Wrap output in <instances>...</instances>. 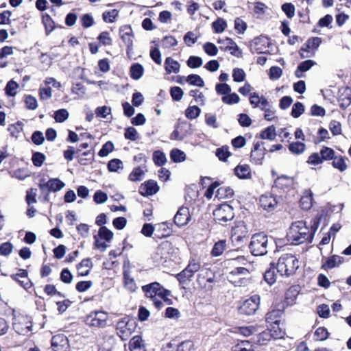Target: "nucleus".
I'll return each mask as SVG.
<instances>
[{"instance_id":"f257e3e1","label":"nucleus","mask_w":351,"mask_h":351,"mask_svg":"<svg viewBox=\"0 0 351 351\" xmlns=\"http://www.w3.org/2000/svg\"><path fill=\"white\" fill-rule=\"evenodd\" d=\"M317 228L316 221L313 225L307 226L302 220L291 223L287 234V240L293 245H299L305 242L311 243Z\"/></svg>"},{"instance_id":"f03ea898","label":"nucleus","mask_w":351,"mask_h":351,"mask_svg":"<svg viewBox=\"0 0 351 351\" xmlns=\"http://www.w3.org/2000/svg\"><path fill=\"white\" fill-rule=\"evenodd\" d=\"M299 267V261L295 256L291 254H282L278 261L276 269L281 276L287 277L295 274Z\"/></svg>"},{"instance_id":"7ed1b4c3","label":"nucleus","mask_w":351,"mask_h":351,"mask_svg":"<svg viewBox=\"0 0 351 351\" xmlns=\"http://www.w3.org/2000/svg\"><path fill=\"white\" fill-rule=\"evenodd\" d=\"M269 244L268 237L261 232L252 237L249 248L254 256H263L267 253Z\"/></svg>"},{"instance_id":"20e7f679","label":"nucleus","mask_w":351,"mask_h":351,"mask_svg":"<svg viewBox=\"0 0 351 351\" xmlns=\"http://www.w3.org/2000/svg\"><path fill=\"white\" fill-rule=\"evenodd\" d=\"M142 289L145 292V295L152 300L155 298H159L167 304H171V300L168 298L170 295V291L162 287L158 282H155L143 286Z\"/></svg>"},{"instance_id":"39448f33","label":"nucleus","mask_w":351,"mask_h":351,"mask_svg":"<svg viewBox=\"0 0 351 351\" xmlns=\"http://www.w3.org/2000/svg\"><path fill=\"white\" fill-rule=\"evenodd\" d=\"M136 327L135 321L128 317H124L117 323V333L123 341H125L134 332Z\"/></svg>"},{"instance_id":"423d86ee","label":"nucleus","mask_w":351,"mask_h":351,"mask_svg":"<svg viewBox=\"0 0 351 351\" xmlns=\"http://www.w3.org/2000/svg\"><path fill=\"white\" fill-rule=\"evenodd\" d=\"M108 315L101 311H92L85 317L84 322L90 327L99 328L107 326Z\"/></svg>"},{"instance_id":"0eeeda50","label":"nucleus","mask_w":351,"mask_h":351,"mask_svg":"<svg viewBox=\"0 0 351 351\" xmlns=\"http://www.w3.org/2000/svg\"><path fill=\"white\" fill-rule=\"evenodd\" d=\"M213 215L215 220L221 225L232 221L234 217L232 207L226 204H221L213 212Z\"/></svg>"},{"instance_id":"6e6552de","label":"nucleus","mask_w":351,"mask_h":351,"mask_svg":"<svg viewBox=\"0 0 351 351\" xmlns=\"http://www.w3.org/2000/svg\"><path fill=\"white\" fill-rule=\"evenodd\" d=\"M215 281V274L210 269H201L197 276V282L201 289L206 291L213 289Z\"/></svg>"},{"instance_id":"1a4fd4ad","label":"nucleus","mask_w":351,"mask_h":351,"mask_svg":"<svg viewBox=\"0 0 351 351\" xmlns=\"http://www.w3.org/2000/svg\"><path fill=\"white\" fill-rule=\"evenodd\" d=\"M259 304L260 296L254 295L243 302L242 305L239 307V312L241 314L246 315H254L258 308Z\"/></svg>"},{"instance_id":"9d476101","label":"nucleus","mask_w":351,"mask_h":351,"mask_svg":"<svg viewBox=\"0 0 351 351\" xmlns=\"http://www.w3.org/2000/svg\"><path fill=\"white\" fill-rule=\"evenodd\" d=\"M51 348L53 351H69V343L67 337L63 334L54 335L51 339Z\"/></svg>"},{"instance_id":"9b49d317","label":"nucleus","mask_w":351,"mask_h":351,"mask_svg":"<svg viewBox=\"0 0 351 351\" xmlns=\"http://www.w3.org/2000/svg\"><path fill=\"white\" fill-rule=\"evenodd\" d=\"M64 185V183L58 178L50 179L47 182H45V180L42 179L39 187L42 191L48 189L49 191L56 192L61 190Z\"/></svg>"},{"instance_id":"f8f14e48","label":"nucleus","mask_w":351,"mask_h":351,"mask_svg":"<svg viewBox=\"0 0 351 351\" xmlns=\"http://www.w3.org/2000/svg\"><path fill=\"white\" fill-rule=\"evenodd\" d=\"M32 324L26 318L15 319L13 328L19 335H26L32 331Z\"/></svg>"},{"instance_id":"ddd939ff","label":"nucleus","mask_w":351,"mask_h":351,"mask_svg":"<svg viewBox=\"0 0 351 351\" xmlns=\"http://www.w3.org/2000/svg\"><path fill=\"white\" fill-rule=\"evenodd\" d=\"M191 219L189 210L186 207H181L174 217V223L179 227L186 225Z\"/></svg>"},{"instance_id":"4468645a","label":"nucleus","mask_w":351,"mask_h":351,"mask_svg":"<svg viewBox=\"0 0 351 351\" xmlns=\"http://www.w3.org/2000/svg\"><path fill=\"white\" fill-rule=\"evenodd\" d=\"M119 33L123 43L128 50H131L133 45V32L130 25H123L120 27Z\"/></svg>"},{"instance_id":"2eb2a0df","label":"nucleus","mask_w":351,"mask_h":351,"mask_svg":"<svg viewBox=\"0 0 351 351\" xmlns=\"http://www.w3.org/2000/svg\"><path fill=\"white\" fill-rule=\"evenodd\" d=\"M158 189L156 182L150 180L140 186L139 193L143 196H149L156 193Z\"/></svg>"},{"instance_id":"dca6fc26","label":"nucleus","mask_w":351,"mask_h":351,"mask_svg":"<svg viewBox=\"0 0 351 351\" xmlns=\"http://www.w3.org/2000/svg\"><path fill=\"white\" fill-rule=\"evenodd\" d=\"M278 202L274 196L270 194L263 195L260 197L261 206L265 210L271 211L274 209Z\"/></svg>"},{"instance_id":"f3484780","label":"nucleus","mask_w":351,"mask_h":351,"mask_svg":"<svg viewBox=\"0 0 351 351\" xmlns=\"http://www.w3.org/2000/svg\"><path fill=\"white\" fill-rule=\"evenodd\" d=\"M11 277L25 289L32 286V282L27 277V272L25 269H20L19 273L11 276Z\"/></svg>"},{"instance_id":"a211bd4d","label":"nucleus","mask_w":351,"mask_h":351,"mask_svg":"<svg viewBox=\"0 0 351 351\" xmlns=\"http://www.w3.org/2000/svg\"><path fill=\"white\" fill-rule=\"evenodd\" d=\"M253 47L252 51L257 53H265L264 50L269 45V40L266 37H258L253 41Z\"/></svg>"},{"instance_id":"6ab92c4d","label":"nucleus","mask_w":351,"mask_h":351,"mask_svg":"<svg viewBox=\"0 0 351 351\" xmlns=\"http://www.w3.org/2000/svg\"><path fill=\"white\" fill-rule=\"evenodd\" d=\"M225 42L227 45L226 49L230 51L232 55L238 58L242 56V51L232 38H226L225 40H218L219 43H224Z\"/></svg>"},{"instance_id":"aec40b11","label":"nucleus","mask_w":351,"mask_h":351,"mask_svg":"<svg viewBox=\"0 0 351 351\" xmlns=\"http://www.w3.org/2000/svg\"><path fill=\"white\" fill-rule=\"evenodd\" d=\"M339 105L342 109L348 108L351 103V89L345 88L341 93L338 99Z\"/></svg>"},{"instance_id":"412c9836","label":"nucleus","mask_w":351,"mask_h":351,"mask_svg":"<svg viewBox=\"0 0 351 351\" xmlns=\"http://www.w3.org/2000/svg\"><path fill=\"white\" fill-rule=\"evenodd\" d=\"M165 71L168 74L171 73H178L180 71V65L179 62L171 57H168L165 61Z\"/></svg>"},{"instance_id":"4be33fe9","label":"nucleus","mask_w":351,"mask_h":351,"mask_svg":"<svg viewBox=\"0 0 351 351\" xmlns=\"http://www.w3.org/2000/svg\"><path fill=\"white\" fill-rule=\"evenodd\" d=\"M261 147V144L258 142L254 144V149L251 152V158L256 164H261L264 157V150Z\"/></svg>"},{"instance_id":"5701e85b","label":"nucleus","mask_w":351,"mask_h":351,"mask_svg":"<svg viewBox=\"0 0 351 351\" xmlns=\"http://www.w3.org/2000/svg\"><path fill=\"white\" fill-rule=\"evenodd\" d=\"M344 259L343 257L337 255H333L326 259V262L322 265V268L325 269H332L341 265Z\"/></svg>"},{"instance_id":"b1692460","label":"nucleus","mask_w":351,"mask_h":351,"mask_svg":"<svg viewBox=\"0 0 351 351\" xmlns=\"http://www.w3.org/2000/svg\"><path fill=\"white\" fill-rule=\"evenodd\" d=\"M123 279L125 287L131 292H134L136 289L135 280L131 277L130 272L128 269L123 270Z\"/></svg>"},{"instance_id":"393cba45","label":"nucleus","mask_w":351,"mask_h":351,"mask_svg":"<svg viewBox=\"0 0 351 351\" xmlns=\"http://www.w3.org/2000/svg\"><path fill=\"white\" fill-rule=\"evenodd\" d=\"M93 267V263L90 258H86L81 261L77 266V271L80 276H86Z\"/></svg>"},{"instance_id":"a878e982","label":"nucleus","mask_w":351,"mask_h":351,"mask_svg":"<svg viewBox=\"0 0 351 351\" xmlns=\"http://www.w3.org/2000/svg\"><path fill=\"white\" fill-rule=\"evenodd\" d=\"M249 275V269L247 267L238 266L234 269L231 271L229 274L228 278L230 279V281H232L234 278L237 276H241L243 278H241V280H245V276Z\"/></svg>"},{"instance_id":"bb28decb","label":"nucleus","mask_w":351,"mask_h":351,"mask_svg":"<svg viewBox=\"0 0 351 351\" xmlns=\"http://www.w3.org/2000/svg\"><path fill=\"white\" fill-rule=\"evenodd\" d=\"M101 344L103 351H112L115 345V337L111 335H104Z\"/></svg>"},{"instance_id":"cd10ccee","label":"nucleus","mask_w":351,"mask_h":351,"mask_svg":"<svg viewBox=\"0 0 351 351\" xmlns=\"http://www.w3.org/2000/svg\"><path fill=\"white\" fill-rule=\"evenodd\" d=\"M130 72V77L135 80H138L143 76L144 68L141 64L134 63L131 66Z\"/></svg>"},{"instance_id":"c85d7f7f","label":"nucleus","mask_w":351,"mask_h":351,"mask_svg":"<svg viewBox=\"0 0 351 351\" xmlns=\"http://www.w3.org/2000/svg\"><path fill=\"white\" fill-rule=\"evenodd\" d=\"M312 193L311 191H306L304 195L302 196L300 200V204L302 209L304 210H308L312 206V202H313V197H312Z\"/></svg>"},{"instance_id":"c756f323","label":"nucleus","mask_w":351,"mask_h":351,"mask_svg":"<svg viewBox=\"0 0 351 351\" xmlns=\"http://www.w3.org/2000/svg\"><path fill=\"white\" fill-rule=\"evenodd\" d=\"M226 256L229 258V261H231V264L234 266H236V267L238 266L246 267L247 265H250V263L247 261V260L243 256H239L236 258H232L230 257V252H228Z\"/></svg>"},{"instance_id":"7c9ffc66","label":"nucleus","mask_w":351,"mask_h":351,"mask_svg":"<svg viewBox=\"0 0 351 351\" xmlns=\"http://www.w3.org/2000/svg\"><path fill=\"white\" fill-rule=\"evenodd\" d=\"M170 157L174 162H181L186 160V154L178 149H173L170 153Z\"/></svg>"},{"instance_id":"2f4dec72","label":"nucleus","mask_w":351,"mask_h":351,"mask_svg":"<svg viewBox=\"0 0 351 351\" xmlns=\"http://www.w3.org/2000/svg\"><path fill=\"white\" fill-rule=\"evenodd\" d=\"M131 351H144L142 339L139 336H134L130 341Z\"/></svg>"},{"instance_id":"473e14b6","label":"nucleus","mask_w":351,"mask_h":351,"mask_svg":"<svg viewBox=\"0 0 351 351\" xmlns=\"http://www.w3.org/2000/svg\"><path fill=\"white\" fill-rule=\"evenodd\" d=\"M123 169V162L117 158L110 160L108 163V169L110 172H119Z\"/></svg>"},{"instance_id":"72a5a7b5","label":"nucleus","mask_w":351,"mask_h":351,"mask_svg":"<svg viewBox=\"0 0 351 351\" xmlns=\"http://www.w3.org/2000/svg\"><path fill=\"white\" fill-rule=\"evenodd\" d=\"M293 178L287 176H282L278 178L275 181L276 186L280 188L290 186L293 184Z\"/></svg>"},{"instance_id":"f704fd0d","label":"nucleus","mask_w":351,"mask_h":351,"mask_svg":"<svg viewBox=\"0 0 351 351\" xmlns=\"http://www.w3.org/2000/svg\"><path fill=\"white\" fill-rule=\"evenodd\" d=\"M226 248V240H220L218 242L215 243L214 247L212 250L211 254L213 256H219Z\"/></svg>"},{"instance_id":"c9c22d12","label":"nucleus","mask_w":351,"mask_h":351,"mask_svg":"<svg viewBox=\"0 0 351 351\" xmlns=\"http://www.w3.org/2000/svg\"><path fill=\"white\" fill-rule=\"evenodd\" d=\"M260 136L262 139H267L270 141L274 140L276 136L275 127L271 125L267 128L265 130L261 132Z\"/></svg>"},{"instance_id":"e433bc0d","label":"nucleus","mask_w":351,"mask_h":351,"mask_svg":"<svg viewBox=\"0 0 351 351\" xmlns=\"http://www.w3.org/2000/svg\"><path fill=\"white\" fill-rule=\"evenodd\" d=\"M212 27L215 33H222L227 27V23L224 19L218 18L212 23Z\"/></svg>"},{"instance_id":"4c0bfd02","label":"nucleus","mask_w":351,"mask_h":351,"mask_svg":"<svg viewBox=\"0 0 351 351\" xmlns=\"http://www.w3.org/2000/svg\"><path fill=\"white\" fill-rule=\"evenodd\" d=\"M234 195V191L229 186H221L217 191L216 196L219 198H230Z\"/></svg>"},{"instance_id":"58836bf2","label":"nucleus","mask_w":351,"mask_h":351,"mask_svg":"<svg viewBox=\"0 0 351 351\" xmlns=\"http://www.w3.org/2000/svg\"><path fill=\"white\" fill-rule=\"evenodd\" d=\"M144 173L145 171L141 167L134 168L129 175V180L132 182L141 181L143 178Z\"/></svg>"},{"instance_id":"ea45409f","label":"nucleus","mask_w":351,"mask_h":351,"mask_svg":"<svg viewBox=\"0 0 351 351\" xmlns=\"http://www.w3.org/2000/svg\"><path fill=\"white\" fill-rule=\"evenodd\" d=\"M186 81L193 86H197L198 87H203L204 86V82L203 79L199 75L196 74H191L188 75Z\"/></svg>"},{"instance_id":"a19ab883","label":"nucleus","mask_w":351,"mask_h":351,"mask_svg":"<svg viewBox=\"0 0 351 351\" xmlns=\"http://www.w3.org/2000/svg\"><path fill=\"white\" fill-rule=\"evenodd\" d=\"M305 145L301 142H293L289 144V150L293 154H300L305 150Z\"/></svg>"},{"instance_id":"79ce46f5","label":"nucleus","mask_w":351,"mask_h":351,"mask_svg":"<svg viewBox=\"0 0 351 351\" xmlns=\"http://www.w3.org/2000/svg\"><path fill=\"white\" fill-rule=\"evenodd\" d=\"M113 232L108 229L106 226H101L98 232V237L101 239H104L107 242H110L113 237Z\"/></svg>"},{"instance_id":"37998d69","label":"nucleus","mask_w":351,"mask_h":351,"mask_svg":"<svg viewBox=\"0 0 351 351\" xmlns=\"http://www.w3.org/2000/svg\"><path fill=\"white\" fill-rule=\"evenodd\" d=\"M234 172L239 178H247L250 174V169L248 165H239L234 169Z\"/></svg>"},{"instance_id":"c03bdc74","label":"nucleus","mask_w":351,"mask_h":351,"mask_svg":"<svg viewBox=\"0 0 351 351\" xmlns=\"http://www.w3.org/2000/svg\"><path fill=\"white\" fill-rule=\"evenodd\" d=\"M319 153L321 155V159H322L323 161L332 160L335 156L334 150L328 147H322Z\"/></svg>"},{"instance_id":"a18cd8bd","label":"nucleus","mask_w":351,"mask_h":351,"mask_svg":"<svg viewBox=\"0 0 351 351\" xmlns=\"http://www.w3.org/2000/svg\"><path fill=\"white\" fill-rule=\"evenodd\" d=\"M153 160L157 166H162L167 161L166 156L161 151H155L153 154Z\"/></svg>"},{"instance_id":"49530a36","label":"nucleus","mask_w":351,"mask_h":351,"mask_svg":"<svg viewBox=\"0 0 351 351\" xmlns=\"http://www.w3.org/2000/svg\"><path fill=\"white\" fill-rule=\"evenodd\" d=\"M332 160V166L340 171L343 172L347 169V165L342 156H335Z\"/></svg>"},{"instance_id":"de8ad7c7","label":"nucleus","mask_w":351,"mask_h":351,"mask_svg":"<svg viewBox=\"0 0 351 351\" xmlns=\"http://www.w3.org/2000/svg\"><path fill=\"white\" fill-rule=\"evenodd\" d=\"M69 116V113L66 109H60L54 112V119L58 123L65 121Z\"/></svg>"},{"instance_id":"09e8293b","label":"nucleus","mask_w":351,"mask_h":351,"mask_svg":"<svg viewBox=\"0 0 351 351\" xmlns=\"http://www.w3.org/2000/svg\"><path fill=\"white\" fill-rule=\"evenodd\" d=\"M201 112V110L197 106H189L185 111V115L188 119H193L197 118Z\"/></svg>"},{"instance_id":"8fccbe9b","label":"nucleus","mask_w":351,"mask_h":351,"mask_svg":"<svg viewBox=\"0 0 351 351\" xmlns=\"http://www.w3.org/2000/svg\"><path fill=\"white\" fill-rule=\"evenodd\" d=\"M215 154L219 160L221 161H226L230 156V152L228 151V147L227 146H222L221 147L217 148Z\"/></svg>"},{"instance_id":"3c124183","label":"nucleus","mask_w":351,"mask_h":351,"mask_svg":"<svg viewBox=\"0 0 351 351\" xmlns=\"http://www.w3.org/2000/svg\"><path fill=\"white\" fill-rule=\"evenodd\" d=\"M232 232L245 237H248V230L243 222H239L237 225H236L232 228Z\"/></svg>"},{"instance_id":"603ef678","label":"nucleus","mask_w":351,"mask_h":351,"mask_svg":"<svg viewBox=\"0 0 351 351\" xmlns=\"http://www.w3.org/2000/svg\"><path fill=\"white\" fill-rule=\"evenodd\" d=\"M193 275L185 268L183 271L177 274L176 278L181 284H186L190 281Z\"/></svg>"},{"instance_id":"864d4df0","label":"nucleus","mask_w":351,"mask_h":351,"mask_svg":"<svg viewBox=\"0 0 351 351\" xmlns=\"http://www.w3.org/2000/svg\"><path fill=\"white\" fill-rule=\"evenodd\" d=\"M240 98L237 93H228L222 97L223 103L231 105L233 104H237L239 102Z\"/></svg>"},{"instance_id":"5fc2aeb1","label":"nucleus","mask_w":351,"mask_h":351,"mask_svg":"<svg viewBox=\"0 0 351 351\" xmlns=\"http://www.w3.org/2000/svg\"><path fill=\"white\" fill-rule=\"evenodd\" d=\"M114 149V144L111 141L106 142L99 152V156L101 157L107 156Z\"/></svg>"},{"instance_id":"6e6d98bb","label":"nucleus","mask_w":351,"mask_h":351,"mask_svg":"<svg viewBox=\"0 0 351 351\" xmlns=\"http://www.w3.org/2000/svg\"><path fill=\"white\" fill-rule=\"evenodd\" d=\"M282 10L289 19H292L295 16V6L291 3L282 4Z\"/></svg>"},{"instance_id":"4d7b16f0","label":"nucleus","mask_w":351,"mask_h":351,"mask_svg":"<svg viewBox=\"0 0 351 351\" xmlns=\"http://www.w3.org/2000/svg\"><path fill=\"white\" fill-rule=\"evenodd\" d=\"M202 64V59L198 56H190L187 60L188 66L192 69L199 68Z\"/></svg>"},{"instance_id":"13d9d810","label":"nucleus","mask_w":351,"mask_h":351,"mask_svg":"<svg viewBox=\"0 0 351 351\" xmlns=\"http://www.w3.org/2000/svg\"><path fill=\"white\" fill-rule=\"evenodd\" d=\"M304 111V106L300 102H296L292 107L291 116L298 118Z\"/></svg>"},{"instance_id":"bf43d9fd","label":"nucleus","mask_w":351,"mask_h":351,"mask_svg":"<svg viewBox=\"0 0 351 351\" xmlns=\"http://www.w3.org/2000/svg\"><path fill=\"white\" fill-rule=\"evenodd\" d=\"M232 77L234 82H241L245 79V73L242 69L236 68L233 69Z\"/></svg>"},{"instance_id":"052dcab7","label":"nucleus","mask_w":351,"mask_h":351,"mask_svg":"<svg viewBox=\"0 0 351 351\" xmlns=\"http://www.w3.org/2000/svg\"><path fill=\"white\" fill-rule=\"evenodd\" d=\"M125 138L126 139L134 141L138 138V134L136 130L133 127H129L125 129Z\"/></svg>"},{"instance_id":"680f3d73","label":"nucleus","mask_w":351,"mask_h":351,"mask_svg":"<svg viewBox=\"0 0 351 351\" xmlns=\"http://www.w3.org/2000/svg\"><path fill=\"white\" fill-rule=\"evenodd\" d=\"M45 160V156L40 152H35L32 155V160L36 167H41Z\"/></svg>"},{"instance_id":"e2e57ef3","label":"nucleus","mask_w":351,"mask_h":351,"mask_svg":"<svg viewBox=\"0 0 351 351\" xmlns=\"http://www.w3.org/2000/svg\"><path fill=\"white\" fill-rule=\"evenodd\" d=\"M118 10L115 9L108 12H105L103 13V19L106 22L112 23L114 22L116 17L118 16Z\"/></svg>"},{"instance_id":"0e129e2a","label":"nucleus","mask_w":351,"mask_h":351,"mask_svg":"<svg viewBox=\"0 0 351 351\" xmlns=\"http://www.w3.org/2000/svg\"><path fill=\"white\" fill-rule=\"evenodd\" d=\"M19 85L13 80L10 81L5 86L6 94L10 96H14L16 94V89Z\"/></svg>"},{"instance_id":"69168bd1","label":"nucleus","mask_w":351,"mask_h":351,"mask_svg":"<svg viewBox=\"0 0 351 351\" xmlns=\"http://www.w3.org/2000/svg\"><path fill=\"white\" fill-rule=\"evenodd\" d=\"M205 52L211 56H216L218 52L217 47L212 43H206L203 47Z\"/></svg>"},{"instance_id":"338daca9","label":"nucleus","mask_w":351,"mask_h":351,"mask_svg":"<svg viewBox=\"0 0 351 351\" xmlns=\"http://www.w3.org/2000/svg\"><path fill=\"white\" fill-rule=\"evenodd\" d=\"M216 92L219 95H226L231 92L230 86L225 83L217 84L215 87Z\"/></svg>"},{"instance_id":"774afa93","label":"nucleus","mask_w":351,"mask_h":351,"mask_svg":"<svg viewBox=\"0 0 351 351\" xmlns=\"http://www.w3.org/2000/svg\"><path fill=\"white\" fill-rule=\"evenodd\" d=\"M176 351H193V343L191 341H184L176 348Z\"/></svg>"}]
</instances>
